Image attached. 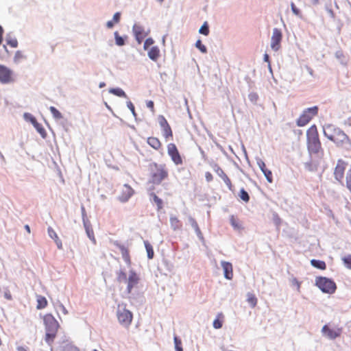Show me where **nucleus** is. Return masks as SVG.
Segmentation results:
<instances>
[{"label": "nucleus", "mask_w": 351, "mask_h": 351, "mask_svg": "<svg viewBox=\"0 0 351 351\" xmlns=\"http://www.w3.org/2000/svg\"><path fill=\"white\" fill-rule=\"evenodd\" d=\"M43 322L46 330L45 341L48 345L52 346L60 327L59 323L51 313L43 316Z\"/></svg>", "instance_id": "nucleus-1"}, {"label": "nucleus", "mask_w": 351, "mask_h": 351, "mask_svg": "<svg viewBox=\"0 0 351 351\" xmlns=\"http://www.w3.org/2000/svg\"><path fill=\"white\" fill-rule=\"evenodd\" d=\"M307 147L310 154H317L321 157L324 152L322 149L321 143L319 139V134L315 125H311L306 132Z\"/></svg>", "instance_id": "nucleus-2"}, {"label": "nucleus", "mask_w": 351, "mask_h": 351, "mask_svg": "<svg viewBox=\"0 0 351 351\" xmlns=\"http://www.w3.org/2000/svg\"><path fill=\"white\" fill-rule=\"evenodd\" d=\"M169 177V171L165 165L153 162L150 165L149 183L159 185Z\"/></svg>", "instance_id": "nucleus-3"}, {"label": "nucleus", "mask_w": 351, "mask_h": 351, "mask_svg": "<svg viewBox=\"0 0 351 351\" xmlns=\"http://www.w3.org/2000/svg\"><path fill=\"white\" fill-rule=\"evenodd\" d=\"M324 134L326 138L334 142L337 146L342 145L347 142V135L341 130L328 126L324 130Z\"/></svg>", "instance_id": "nucleus-4"}, {"label": "nucleus", "mask_w": 351, "mask_h": 351, "mask_svg": "<svg viewBox=\"0 0 351 351\" xmlns=\"http://www.w3.org/2000/svg\"><path fill=\"white\" fill-rule=\"evenodd\" d=\"M117 317L119 323L123 327L128 328L133 320L132 313L126 308L125 304L118 305Z\"/></svg>", "instance_id": "nucleus-5"}, {"label": "nucleus", "mask_w": 351, "mask_h": 351, "mask_svg": "<svg viewBox=\"0 0 351 351\" xmlns=\"http://www.w3.org/2000/svg\"><path fill=\"white\" fill-rule=\"evenodd\" d=\"M315 284L324 293H333L337 289L335 282L326 277H317Z\"/></svg>", "instance_id": "nucleus-6"}, {"label": "nucleus", "mask_w": 351, "mask_h": 351, "mask_svg": "<svg viewBox=\"0 0 351 351\" xmlns=\"http://www.w3.org/2000/svg\"><path fill=\"white\" fill-rule=\"evenodd\" d=\"M317 113V106H313L304 110L296 121L297 125L300 127L306 125Z\"/></svg>", "instance_id": "nucleus-7"}, {"label": "nucleus", "mask_w": 351, "mask_h": 351, "mask_svg": "<svg viewBox=\"0 0 351 351\" xmlns=\"http://www.w3.org/2000/svg\"><path fill=\"white\" fill-rule=\"evenodd\" d=\"M168 155L170 156L171 160L176 165H180L183 163L182 158L179 153L176 145L173 143H169L167 146Z\"/></svg>", "instance_id": "nucleus-8"}, {"label": "nucleus", "mask_w": 351, "mask_h": 351, "mask_svg": "<svg viewBox=\"0 0 351 351\" xmlns=\"http://www.w3.org/2000/svg\"><path fill=\"white\" fill-rule=\"evenodd\" d=\"M348 167V163L343 160H338L337 165L334 170V176L335 179L341 182L343 178L345 171Z\"/></svg>", "instance_id": "nucleus-9"}, {"label": "nucleus", "mask_w": 351, "mask_h": 351, "mask_svg": "<svg viewBox=\"0 0 351 351\" xmlns=\"http://www.w3.org/2000/svg\"><path fill=\"white\" fill-rule=\"evenodd\" d=\"M322 332L324 336L330 339H334L339 337L342 330L340 328H330L328 325H324L322 329Z\"/></svg>", "instance_id": "nucleus-10"}, {"label": "nucleus", "mask_w": 351, "mask_h": 351, "mask_svg": "<svg viewBox=\"0 0 351 351\" xmlns=\"http://www.w3.org/2000/svg\"><path fill=\"white\" fill-rule=\"evenodd\" d=\"M282 37L281 31L278 28H274L271 39V47L273 50L276 51L280 49Z\"/></svg>", "instance_id": "nucleus-11"}, {"label": "nucleus", "mask_w": 351, "mask_h": 351, "mask_svg": "<svg viewBox=\"0 0 351 351\" xmlns=\"http://www.w3.org/2000/svg\"><path fill=\"white\" fill-rule=\"evenodd\" d=\"M12 81V72L8 67L0 64V82L9 83Z\"/></svg>", "instance_id": "nucleus-12"}, {"label": "nucleus", "mask_w": 351, "mask_h": 351, "mask_svg": "<svg viewBox=\"0 0 351 351\" xmlns=\"http://www.w3.org/2000/svg\"><path fill=\"white\" fill-rule=\"evenodd\" d=\"M134 194L133 189L128 184H124L121 190V194L119 196V199L121 202H127Z\"/></svg>", "instance_id": "nucleus-13"}, {"label": "nucleus", "mask_w": 351, "mask_h": 351, "mask_svg": "<svg viewBox=\"0 0 351 351\" xmlns=\"http://www.w3.org/2000/svg\"><path fill=\"white\" fill-rule=\"evenodd\" d=\"M214 171L223 180L228 188L232 191L233 189L232 182L223 170L219 165H215Z\"/></svg>", "instance_id": "nucleus-14"}, {"label": "nucleus", "mask_w": 351, "mask_h": 351, "mask_svg": "<svg viewBox=\"0 0 351 351\" xmlns=\"http://www.w3.org/2000/svg\"><path fill=\"white\" fill-rule=\"evenodd\" d=\"M139 282V278L136 273L134 271H130L129 274V278L128 280V287L127 291L128 293H131L132 289L138 285Z\"/></svg>", "instance_id": "nucleus-15"}, {"label": "nucleus", "mask_w": 351, "mask_h": 351, "mask_svg": "<svg viewBox=\"0 0 351 351\" xmlns=\"http://www.w3.org/2000/svg\"><path fill=\"white\" fill-rule=\"evenodd\" d=\"M133 31L138 43L141 44L147 34L145 32L144 28L138 25H134Z\"/></svg>", "instance_id": "nucleus-16"}, {"label": "nucleus", "mask_w": 351, "mask_h": 351, "mask_svg": "<svg viewBox=\"0 0 351 351\" xmlns=\"http://www.w3.org/2000/svg\"><path fill=\"white\" fill-rule=\"evenodd\" d=\"M257 164L265 175L268 182L271 183L273 182V176L271 171L266 167L265 163L262 160H258L257 161Z\"/></svg>", "instance_id": "nucleus-17"}, {"label": "nucleus", "mask_w": 351, "mask_h": 351, "mask_svg": "<svg viewBox=\"0 0 351 351\" xmlns=\"http://www.w3.org/2000/svg\"><path fill=\"white\" fill-rule=\"evenodd\" d=\"M115 245L120 250L122 257H123L124 261L125 262V263L128 266H130L132 264V261H131L128 249L125 245H121L118 243H116Z\"/></svg>", "instance_id": "nucleus-18"}, {"label": "nucleus", "mask_w": 351, "mask_h": 351, "mask_svg": "<svg viewBox=\"0 0 351 351\" xmlns=\"http://www.w3.org/2000/svg\"><path fill=\"white\" fill-rule=\"evenodd\" d=\"M221 265L223 269L224 276L228 280L233 278V269L230 263L223 261Z\"/></svg>", "instance_id": "nucleus-19"}, {"label": "nucleus", "mask_w": 351, "mask_h": 351, "mask_svg": "<svg viewBox=\"0 0 351 351\" xmlns=\"http://www.w3.org/2000/svg\"><path fill=\"white\" fill-rule=\"evenodd\" d=\"M147 142L155 150H159L160 149L162 148V143L156 137H154V136L149 137V138H147Z\"/></svg>", "instance_id": "nucleus-20"}, {"label": "nucleus", "mask_w": 351, "mask_h": 351, "mask_svg": "<svg viewBox=\"0 0 351 351\" xmlns=\"http://www.w3.org/2000/svg\"><path fill=\"white\" fill-rule=\"evenodd\" d=\"M148 56L151 60L156 61L160 56L159 48L156 46L150 48L149 50L148 51Z\"/></svg>", "instance_id": "nucleus-21"}, {"label": "nucleus", "mask_w": 351, "mask_h": 351, "mask_svg": "<svg viewBox=\"0 0 351 351\" xmlns=\"http://www.w3.org/2000/svg\"><path fill=\"white\" fill-rule=\"evenodd\" d=\"M36 302H37V304H36L37 309H43L45 307H47V306L48 304V302H47V299L45 298V297L40 295H36Z\"/></svg>", "instance_id": "nucleus-22"}, {"label": "nucleus", "mask_w": 351, "mask_h": 351, "mask_svg": "<svg viewBox=\"0 0 351 351\" xmlns=\"http://www.w3.org/2000/svg\"><path fill=\"white\" fill-rule=\"evenodd\" d=\"M170 224L174 230H180L182 228L181 221L175 216L170 217Z\"/></svg>", "instance_id": "nucleus-23"}, {"label": "nucleus", "mask_w": 351, "mask_h": 351, "mask_svg": "<svg viewBox=\"0 0 351 351\" xmlns=\"http://www.w3.org/2000/svg\"><path fill=\"white\" fill-rule=\"evenodd\" d=\"M311 264L314 267H316V268L322 269V270H324L326 268V264L323 261L312 259L311 261Z\"/></svg>", "instance_id": "nucleus-24"}, {"label": "nucleus", "mask_w": 351, "mask_h": 351, "mask_svg": "<svg viewBox=\"0 0 351 351\" xmlns=\"http://www.w3.org/2000/svg\"><path fill=\"white\" fill-rule=\"evenodd\" d=\"M144 245L147 253V257L149 259H152L154 256V252L152 245L147 241H144Z\"/></svg>", "instance_id": "nucleus-25"}, {"label": "nucleus", "mask_w": 351, "mask_h": 351, "mask_svg": "<svg viewBox=\"0 0 351 351\" xmlns=\"http://www.w3.org/2000/svg\"><path fill=\"white\" fill-rule=\"evenodd\" d=\"M32 123L34 124V126L35 127V128L36 129V130L38 131V132L43 137L45 138L46 136V131L43 128V127L42 126L41 124H40L39 123H38L35 119H34L32 121Z\"/></svg>", "instance_id": "nucleus-26"}, {"label": "nucleus", "mask_w": 351, "mask_h": 351, "mask_svg": "<svg viewBox=\"0 0 351 351\" xmlns=\"http://www.w3.org/2000/svg\"><path fill=\"white\" fill-rule=\"evenodd\" d=\"M151 196L152 197L153 201L157 206L158 210H161L163 208L162 200L160 197H158L154 193H152Z\"/></svg>", "instance_id": "nucleus-27"}, {"label": "nucleus", "mask_w": 351, "mask_h": 351, "mask_svg": "<svg viewBox=\"0 0 351 351\" xmlns=\"http://www.w3.org/2000/svg\"><path fill=\"white\" fill-rule=\"evenodd\" d=\"M247 301L250 304L252 308H254L257 304V298L255 296L254 294L248 293L247 295Z\"/></svg>", "instance_id": "nucleus-28"}, {"label": "nucleus", "mask_w": 351, "mask_h": 351, "mask_svg": "<svg viewBox=\"0 0 351 351\" xmlns=\"http://www.w3.org/2000/svg\"><path fill=\"white\" fill-rule=\"evenodd\" d=\"M162 134L165 140L173 138V132L170 126L162 128Z\"/></svg>", "instance_id": "nucleus-29"}, {"label": "nucleus", "mask_w": 351, "mask_h": 351, "mask_svg": "<svg viewBox=\"0 0 351 351\" xmlns=\"http://www.w3.org/2000/svg\"><path fill=\"white\" fill-rule=\"evenodd\" d=\"M230 223L232 226L236 230H240L242 228L241 224L239 220L235 217L234 215H232L230 218Z\"/></svg>", "instance_id": "nucleus-30"}, {"label": "nucleus", "mask_w": 351, "mask_h": 351, "mask_svg": "<svg viewBox=\"0 0 351 351\" xmlns=\"http://www.w3.org/2000/svg\"><path fill=\"white\" fill-rule=\"evenodd\" d=\"M223 315L219 313L217 318L213 321V327L216 329H219L223 325Z\"/></svg>", "instance_id": "nucleus-31"}, {"label": "nucleus", "mask_w": 351, "mask_h": 351, "mask_svg": "<svg viewBox=\"0 0 351 351\" xmlns=\"http://www.w3.org/2000/svg\"><path fill=\"white\" fill-rule=\"evenodd\" d=\"M109 92L110 93H112L113 95H117L120 97H127L125 92L121 88H111V89H110Z\"/></svg>", "instance_id": "nucleus-32"}, {"label": "nucleus", "mask_w": 351, "mask_h": 351, "mask_svg": "<svg viewBox=\"0 0 351 351\" xmlns=\"http://www.w3.org/2000/svg\"><path fill=\"white\" fill-rule=\"evenodd\" d=\"M49 110L51 112L53 117L56 119L59 120V119H61L62 118V115L61 112L58 110H57L55 107L51 106L49 108Z\"/></svg>", "instance_id": "nucleus-33"}, {"label": "nucleus", "mask_w": 351, "mask_h": 351, "mask_svg": "<svg viewBox=\"0 0 351 351\" xmlns=\"http://www.w3.org/2000/svg\"><path fill=\"white\" fill-rule=\"evenodd\" d=\"M199 32L204 36H208L209 34V27L208 23L206 21L200 27Z\"/></svg>", "instance_id": "nucleus-34"}, {"label": "nucleus", "mask_w": 351, "mask_h": 351, "mask_svg": "<svg viewBox=\"0 0 351 351\" xmlns=\"http://www.w3.org/2000/svg\"><path fill=\"white\" fill-rule=\"evenodd\" d=\"M240 198L244 201L245 202H248L250 200V196L246 191L243 189H241L239 192Z\"/></svg>", "instance_id": "nucleus-35"}, {"label": "nucleus", "mask_w": 351, "mask_h": 351, "mask_svg": "<svg viewBox=\"0 0 351 351\" xmlns=\"http://www.w3.org/2000/svg\"><path fill=\"white\" fill-rule=\"evenodd\" d=\"M62 351H80V349L71 343H66L62 348Z\"/></svg>", "instance_id": "nucleus-36"}, {"label": "nucleus", "mask_w": 351, "mask_h": 351, "mask_svg": "<svg viewBox=\"0 0 351 351\" xmlns=\"http://www.w3.org/2000/svg\"><path fill=\"white\" fill-rule=\"evenodd\" d=\"M85 227H86V233H87V235L88 237V238L90 240H92L94 243H96V240H95V236H94L93 230L92 228H90L88 226H85Z\"/></svg>", "instance_id": "nucleus-37"}, {"label": "nucleus", "mask_w": 351, "mask_h": 351, "mask_svg": "<svg viewBox=\"0 0 351 351\" xmlns=\"http://www.w3.org/2000/svg\"><path fill=\"white\" fill-rule=\"evenodd\" d=\"M342 261L348 269H351V254L343 257Z\"/></svg>", "instance_id": "nucleus-38"}, {"label": "nucleus", "mask_w": 351, "mask_h": 351, "mask_svg": "<svg viewBox=\"0 0 351 351\" xmlns=\"http://www.w3.org/2000/svg\"><path fill=\"white\" fill-rule=\"evenodd\" d=\"M158 121H159L160 125L162 128H167L168 126H170L169 124L168 123L167 119L162 115H160L158 117Z\"/></svg>", "instance_id": "nucleus-39"}, {"label": "nucleus", "mask_w": 351, "mask_h": 351, "mask_svg": "<svg viewBox=\"0 0 351 351\" xmlns=\"http://www.w3.org/2000/svg\"><path fill=\"white\" fill-rule=\"evenodd\" d=\"M175 348L176 351H183L182 341L178 337H174Z\"/></svg>", "instance_id": "nucleus-40"}, {"label": "nucleus", "mask_w": 351, "mask_h": 351, "mask_svg": "<svg viewBox=\"0 0 351 351\" xmlns=\"http://www.w3.org/2000/svg\"><path fill=\"white\" fill-rule=\"evenodd\" d=\"M114 36H115L116 44L117 45L123 46L125 44L123 38L119 35L117 32H116L114 33Z\"/></svg>", "instance_id": "nucleus-41"}, {"label": "nucleus", "mask_w": 351, "mask_h": 351, "mask_svg": "<svg viewBox=\"0 0 351 351\" xmlns=\"http://www.w3.org/2000/svg\"><path fill=\"white\" fill-rule=\"evenodd\" d=\"M195 47L199 49V51L202 53H206L207 49L204 45L202 43L200 40H197L195 43Z\"/></svg>", "instance_id": "nucleus-42"}, {"label": "nucleus", "mask_w": 351, "mask_h": 351, "mask_svg": "<svg viewBox=\"0 0 351 351\" xmlns=\"http://www.w3.org/2000/svg\"><path fill=\"white\" fill-rule=\"evenodd\" d=\"M7 44L12 47H16L18 46V41L15 38H10L6 40Z\"/></svg>", "instance_id": "nucleus-43"}, {"label": "nucleus", "mask_w": 351, "mask_h": 351, "mask_svg": "<svg viewBox=\"0 0 351 351\" xmlns=\"http://www.w3.org/2000/svg\"><path fill=\"white\" fill-rule=\"evenodd\" d=\"M49 236L53 240L58 239V236L56 231L51 228L49 227L47 229Z\"/></svg>", "instance_id": "nucleus-44"}, {"label": "nucleus", "mask_w": 351, "mask_h": 351, "mask_svg": "<svg viewBox=\"0 0 351 351\" xmlns=\"http://www.w3.org/2000/svg\"><path fill=\"white\" fill-rule=\"evenodd\" d=\"M191 223L192 227L195 229L197 234H201V230L199 228V226H198L197 221L194 219H191Z\"/></svg>", "instance_id": "nucleus-45"}, {"label": "nucleus", "mask_w": 351, "mask_h": 351, "mask_svg": "<svg viewBox=\"0 0 351 351\" xmlns=\"http://www.w3.org/2000/svg\"><path fill=\"white\" fill-rule=\"evenodd\" d=\"M154 44V40L152 38H148L144 43L143 48L145 50L148 49L149 47Z\"/></svg>", "instance_id": "nucleus-46"}, {"label": "nucleus", "mask_w": 351, "mask_h": 351, "mask_svg": "<svg viewBox=\"0 0 351 351\" xmlns=\"http://www.w3.org/2000/svg\"><path fill=\"white\" fill-rule=\"evenodd\" d=\"M126 280V274L123 271H120L117 275V280L119 282H123Z\"/></svg>", "instance_id": "nucleus-47"}, {"label": "nucleus", "mask_w": 351, "mask_h": 351, "mask_svg": "<svg viewBox=\"0 0 351 351\" xmlns=\"http://www.w3.org/2000/svg\"><path fill=\"white\" fill-rule=\"evenodd\" d=\"M25 58V56L21 51H17L14 55V60L19 61L21 59Z\"/></svg>", "instance_id": "nucleus-48"}, {"label": "nucleus", "mask_w": 351, "mask_h": 351, "mask_svg": "<svg viewBox=\"0 0 351 351\" xmlns=\"http://www.w3.org/2000/svg\"><path fill=\"white\" fill-rule=\"evenodd\" d=\"M291 10L293 12V13L297 16H299L300 14V12L299 10V9H298L295 6V5L294 4V3H291Z\"/></svg>", "instance_id": "nucleus-49"}, {"label": "nucleus", "mask_w": 351, "mask_h": 351, "mask_svg": "<svg viewBox=\"0 0 351 351\" xmlns=\"http://www.w3.org/2000/svg\"><path fill=\"white\" fill-rule=\"evenodd\" d=\"M127 106H128V108L131 110L132 114L134 116H136L135 108H134V106L133 105V104L131 101H128L127 103Z\"/></svg>", "instance_id": "nucleus-50"}, {"label": "nucleus", "mask_w": 351, "mask_h": 351, "mask_svg": "<svg viewBox=\"0 0 351 351\" xmlns=\"http://www.w3.org/2000/svg\"><path fill=\"white\" fill-rule=\"evenodd\" d=\"M121 18V14L119 12H116L113 16V21L114 23H117L119 22Z\"/></svg>", "instance_id": "nucleus-51"}, {"label": "nucleus", "mask_w": 351, "mask_h": 351, "mask_svg": "<svg viewBox=\"0 0 351 351\" xmlns=\"http://www.w3.org/2000/svg\"><path fill=\"white\" fill-rule=\"evenodd\" d=\"M147 108H149L151 111L154 113L155 112V110H154V104L152 101H148L147 102Z\"/></svg>", "instance_id": "nucleus-52"}, {"label": "nucleus", "mask_w": 351, "mask_h": 351, "mask_svg": "<svg viewBox=\"0 0 351 351\" xmlns=\"http://www.w3.org/2000/svg\"><path fill=\"white\" fill-rule=\"evenodd\" d=\"M205 178L207 182H211L213 180V176L209 171L206 172Z\"/></svg>", "instance_id": "nucleus-53"}, {"label": "nucleus", "mask_w": 351, "mask_h": 351, "mask_svg": "<svg viewBox=\"0 0 351 351\" xmlns=\"http://www.w3.org/2000/svg\"><path fill=\"white\" fill-rule=\"evenodd\" d=\"M54 241L56 243V245L59 249L62 248V243L61 240L59 238L57 239H55Z\"/></svg>", "instance_id": "nucleus-54"}, {"label": "nucleus", "mask_w": 351, "mask_h": 351, "mask_svg": "<svg viewBox=\"0 0 351 351\" xmlns=\"http://www.w3.org/2000/svg\"><path fill=\"white\" fill-rule=\"evenodd\" d=\"M3 27L0 25V45H1L2 42H3Z\"/></svg>", "instance_id": "nucleus-55"}, {"label": "nucleus", "mask_w": 351, "mask_h": 351, "mask_svg": "<svg viewBox=\"0 0 351 351\" xmlns=\"http://www.w3.org/2000/svg\"><path fill=\"white\" fill-rule=\"evenodd\" d=\"M114 21H109L106 23V26L108 28H112L114 26Z\"/></svg>", "instance_id": "nucleus-56"}, {"label": "nucleus", "mask_w": 351, "mask_h": 351, "mask_svg": "<svg viewBox=\"0 0 351 351\" xmlns=\"http://www.w3.org/2000/svg\"><path fill=\"white\" fill-rule=\"evenodd\" d=\"M264 60L267 62H268L269 66H270V61H269V55L265 53L264 55Z\"/></svg>", "instance_id": "nucleus-57"}, {"label": "nucleus", "mask_w": 351, "mask_h": 351, "mask_svg": "<svg viewBox=\"0 0 351 351\" xmlns=\"http://www.w3.org/2000/svg\"><path fill=\"white\" fill-rule=\"evenodd\" d=\"M18 351H27V349L23 346H19L17 348Z\"/></svg>", "instance_id": "nucleus-58"}, {"label": "nucleus", "mask_w": 351, "mask_h": 351, "mask_svg": "<svg viewBox=\"0 0 351 351\" xmlns=\"http://www.w3.org/2000/svg\"><path fill=\"white\" fill-rule=\"evenodd\" d=\"M25 230H27V232L28 233H30V232H31V231H30V228H29V226L28 225H25Z\"/></svg>", "instance_id": "nucleus-59"}, {"label": "nucleus", "mask_w": 351, "mask_h": 351, "mask_svg": "<svg viewBox=\"0 0 351 351\" xmlns=\"http://www.w3.org/2000/svg\"><path fill=\"white\" fill-rule=\"evenodd\" d=\"M343 56V53H342L341 52H340V51L337 52V53H336V56H337V58H340V57H341V56Z\"/></svg>", "instance_id": "nucleus-60"}, {"label": "nucleus", "mask_w": 351, "mask_h": 351, "mask_svg": "<svg viewBox=\"0 0 351 351\" xmlns=\"http://www.w3.org/2000/svg\"><path fill=\"white\" fill-rule=\"evenodd\" d=\"M104 86H105V83H104V82H101V83H100V84H99V87H100V88H102V87H104Z\"/></svg>", "instance_id": "nucleus-61"}, {"label": "nucleus", "mask_w": 351, "mask_h": 351, "mask_svg": "<svg viewBox=\"0 0 351 351\" xmlns=\"http://www.w3.org/2000/svg\"><path fill=\"white\" fill-rule=\"evenodd\" d=\"M158 1H160V3L164 1V0H158Z\"/></svg>", "instance_id": "nucleus-62"}, {"label": "nucleus", "mask_w": 351, "mask_h": 351, "mask_svg": "<svg viewBox=\"0 0 351 351\" xmlns=\"http://www.w3.org/2000/svg\"><path fill=\"white\" fill-rule=\"evenodd\" d=\"M3 48H4L5 50L7 49V48H6V46H5V45H4V46H3Z\"/></svg>", "instance_id": "nucleus-63"}, {"label": "nucleus", "mask_w": 351, "mask_h": 351, "mask_svg": "<svg viewBox=\"0 0 351 351\" xmlns=\"http://www.w3.org/2000/svg\"><path fill=\"white\" fill-rule=\"evenodd\" d=\"M308 165H310V164H308V163H306V167H307V166H308Z\"/></svg>", "instance_id": "nucleus-64"}]
</instances>
